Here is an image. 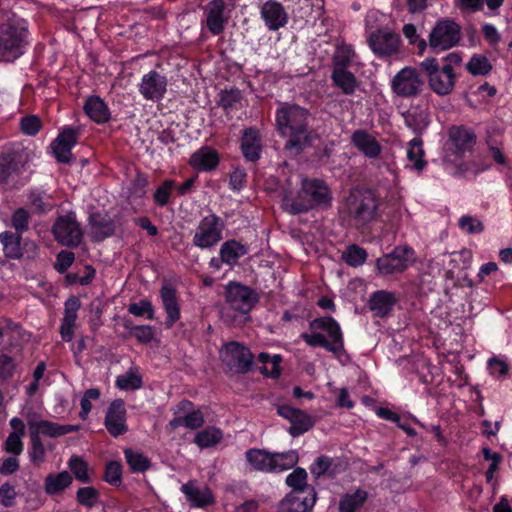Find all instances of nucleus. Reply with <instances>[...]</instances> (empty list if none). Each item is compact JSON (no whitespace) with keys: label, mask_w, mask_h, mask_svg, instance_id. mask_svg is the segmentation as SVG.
Returning <instances> with one entry per match:
<instances>
[{"label":"nucleus","mask_w":512,"mask_h":512,"mask_svg":"<svg viewBox=\"0 0 512 512\" xmlns=\"http://www.w3.org/2000/svg\"><path fill=\"white\" fill-rule=\"evenodd\" d=\"M125 458L133 472H144L150 467V461L142 453L132 449L125 450Z\"/></svg>","instance_id":"48"},{"label":"nucleus","mask_w":512,"mask_h":512,"mask_svg":"<svg viewBox=\"0 0 512 512\" xmlns=\"http://www.w3.org/2000/svg\"><path fill=\"white\" fill-rule=\"evenodd\" d=\"M312 333H303L301 338L311 347H322L340 358L344 353V338L338 322L332 317H320L309 324Z\"/></svg>","instance_id":"3"},{"label":"nucleus","mask_w":512,"mask_h":512,"mask_svg":"<svg viewBox=\"0 0 512 512\" xmlns=\"http://www.w3.org/2000/svg\"><path fill=\"white\" fill-rule=\"evenodd\" d=\"M128 311L137 317L146 315L147 319H154V308L148 300H140L139 302L131 303L128 307Z\"/></svg>","instance_id":"59"},{"label":"nucleus","mask_w":512,"mask_h":512,"mask_svg":"<svg viewBox=\"0 0 512 512\" xmlns=\"http://www.w3.org/2000/svg\"><path fill=\"white\" fill-rule=\"evenodd\" d=\"M80 306V300L75 296H71L65 302L64 316L60 326V334L63 341L70 342L73 338L77 312Z\"/></svg>","instance_id":"26"},{"label":"nucleus","mask_w":512,"mask_h":512,"mask_svg":"<svg viewBox=\"0 0 512 512\" xmlns=\"http://www.w3.org/2000/svg\"><path fill=\"white\" fill-rule=\"evenodd\" d=\"M331 201V191L324 181L304 179L296 197H291L286 192L283 193L282 207L296 215L317 207L327 208L331 205Z\"/></svg>","instance_id":"2"},{"label":"nucleus","mask_w":512,"mask_h":512,"mask_svg":"<svg viewBox=\"0 0 512 512\" xmlns=\"http://www.w3.org/2000/svg\"><path fill=\"white\" fill-rule=\"evenodd\" d=\"M460 26L450 19L440 20L436 23L429 35V45L436 51L448 50L460 41Z\"/></svg>","instance_id":"12"},{"label":"nucleus","mask_w":512,"mask_h":512,"mask_svg":"<svg viewBox=\"0 0 512 512\" xmlns=\"http://www.w3.org/2000/svg\"><path fill=\"white\" fill-rule=\"evenodd\" d=\"M316 502L315 489L291 491L280 502L281 512H311Z\"/></svg>","instance_id":"17"},{"label":"nucleus","mask_w":512,"mask_h":512,"mask_svg":"<svg viewBox=\"0 0 512 512\" xmlns=\"http://www.w3.org/2000/svg\"><path fill=\"white\" fill-rule=\"evenodd\" d=\"M226 4L223 0H212L205 8L206 25L213 35H219L224 31L228 17L225 16Z\"/></svg>","instance_id":"21"},{"label":"nucleus","mask_w":512,"mask_h":512,"mask_svg":"<svg viewBox=\"0 0 512 512\" xmlns=\"http://www.w3.org/2000/svg\"><path fill=\"white\" fill-rule=\"evenodd\" d=\"M241 150L247 161L256 162L262 152L261 137L255 128H247L243 131L241 138Z\"/></svg>","instance_id":"27"},{"label":"nucleus","mask_w":512,"mask_h":512,"mask_svg":"<svg viewBox=\"0 0 512 512\" xmlns=\"http://www.w3.org/2000/svg\"><path fill=\"white\" fill-rule=\"evenodd\" d=\"M28 30L23 22L9 20L0 24V61L10 62L23 54Z\"/></svg>","instance_id":"6"},{"label":"nucleus","mask_w":512,"mask_h":512,"mask_svg":"<svg viewBox=\"0 0 512 512\" xmlns=\"http://www.w3.org/2000/svg\"><path fill=\"white\" fill-rule=\"evenodd\" d=\"M241 100V93L238 89L224 90L220 94L219 105L225 110L235 107Z\"/></svg>","instance_id":"60"},{"label":"nucleus","mask_w":512,"mask_h":512,"mask_svg":"<svg viewBox=\"0 0 512 512\" xmlns=\"http://www.w3.org/2000/svg\"><path fill=\"white\" fill-rule=\"evenodd\" d=\"M176 289L171 284H164L160 290V297L167 314L165 325L171 328L180 319V306Z\"/></svg>","instance_id":"24"},{"label":"nucleus","mask_w":512,"mask_h":512,"mask_svg":"<svg viewBox=\"0 0 512 512\" xmlns=\"http://www.w3.org/2000/svg\"><path fill=\"white\" fill-rule=\"evenodd\" d=\"M407 157L417 171H421L425 167L426 161L423 159L424 150L421 137H415L409 142Z\"/></svg>","instance_id":"42"},{"label":"nucleus","mask_w":512,"mask_h":512,"mask_svg":"<svg viewBox=\"0 0 512 512\" xmlns=\"http://www.w3.org/2000/svg\"><path fill=\"white\" fill-rule=\"evenodd\" d=\"M225 228L224 221L216 214H209L203 217L193 235L192 243L200 249H210L222 240V233Z\"/></svg>","instance_id":"9"},{"label":"nucleus","mask_w":512,"mask_h":512,"mask_svg":"<svg viewBox=\"0 0 512 512\" xmlns=\"http://www.w3.org/2000/svg\"><path fill=\"white\" fill-rule=\"evenodd\" d=\"M247 253L248 247L234 239L224 242L219 251V255L223 257L225 264L230 267L236 265L239 259Z\"/></svg>","instance_id":"35"},{"label":"nucleus","mask_w":512,"mask_h":512,"mask_svg":"<svg viewBox=\"0 0 512 512\" xmlns=\"http://www.w3.org/2000/svg\"><path fill=\"white\" fill-rule=\"evenodd\" d=\"M55 240L63 246L77 247L82 240V230L73 214L57 218L52 228Z\"/></svg>","instance_id":"14"},{"label":"nucleus","mask_w":512,"mask_h":512,"mask_svg":"<svg viewBox=\"0 0 512 512\" xmlns=\"http://www.w3.org/2000/svg\"><path fill=\"white\" fill-rule=\"evenodd\" d=\"M298 454L294 450L282 453H271V471L278 473L293 468L298 463Z\"/></svg>","instance_id":"40"},{"label":"nucleus","mask_w":512,"mask_h":512,"mask_svg":"<svg viewBox=\"0 0 512 512\" xmlns=\"http://www.w3.org/2000/svg\"><path fill=\"white\" fill-rule=\"evenodd\" d=\"M21 435L10 433L5 441V450L13 455H20L23 451Z\"/></svg>","instance_id":"64"},{"label":"nucleus","mask_w":512,"mask_h":512,"mask_svg":"<svg viewBox=\"0 0 512 512\" xmlns=\"http://www.w3.org/2000/svg\"><path fill=\"white\" fill-rule=\"evenodd\" d=\"M73 478L67 471L50 473L45 477L44 490L48 495H57L72 484Z\"/></svg>","instance_id":"34"},{"label":"nucleus","mask_w":512,"mask_h":512,"mask_svg":"<svg viewBox=\"0 0 512 512\" xmlns=\"http://www.w3.org/2000/svg\"><path fill=\"white\" fill-rule=\"evenodd\" d=\"M223 434L220 429L209 427L198 432L194 438V443L200 448L213 446L221 441Z\"/></svg>","instance_id":"44"},{"label":"nucleus","mask_w":512,"mask_h":512,"mask_svg":"<svg viewBox=\"0 0 512 512\" xmlns=\"http://www.w3.org/2000/svg\"><path fill=\"white\" fill-rule=\"evenodd\" d=\"M29 213L24 208H18L11 216V225L16 230L15 233L22 235L29 228Z\"/></svg>","instance_id":"56"},{"label":"nucleus","mask_w":512,"mask_h":512,"mask_svg":"<svg viewBox=\"0 0 512 512\" xmlns=\"http://www.w3.org/2000/svg\"><path fill=\"white\" fill-rule=\"evenodd\" d=\"M122 468L118 462H110L106 466L104 479L111 485L118 486L121 484Z\"/></svg>","instance_id":"61"},{"label":"nucleus","mask_w":512,"mask_h":512,"mask_svg":"<svg viewBox=\"0 0 512 512\" xmlns=\"http://www.w3.org/2000/svg\"><path fill=\"white\" fill-rule=\"evenodd\" d=\"M368 498L366 491L358 489L352 494H345L339 502V512H355Z\"/></svg>","instance_id":"41"},{"label":"nucleus","mask_w":512,"mask_h":512,"mask_svg":"<svg viewBox=\"0 0 512 512\" xmlns=\"http://www.w3.org/2000/svg\"><path fill=\"white\" fill-rule=\"evenodd\" d=\"M220 357L230 371L237 374H245L250 371L253 363V354L244 345L232 341L223 345Z\"/></svg>","instance_id":"11"},{"label":"nucleus","mask_w":512,"mask_h":512,"mask_svg":"<svg viewBox=\"0 0 512 512\" xmlns=\"http://www.w3.org/2000/svg\"><path fill=\"white\" fill-rule=\"evenodd\" d=\"M258 300V294L250 287L239 283H230L227 286L225 307L222 313L225 317L232 318L233 321L238 316L246 318Z\"/></svg>","instance_id":"7"},{"label":"nucleus","mask_w":512,"mask_h":512,"mask_svg":"<svg viewBox=\"0 0 512 512\" xmlns=\"http://www.w3.org/2000/svg\"><path fill=\"white\" fill-rule=\"evenodd\" d=\"M351 143L370 159L378 158L382 151V147L376 138L362 129H358L353 132L351 136Z\"/></svg>","instance_id":"25"},{"label":"nucleus","mask_w":512,"mask_h":512,"mask_svg":"<svg viewBox=\"0 0 512 512\" xmlns=\"http://www.w3.org/2000/svg\"><path fill=\"white\" fill-rule=\"evenodd\" d=\"M116 386L120 390H136L142 386V378L132 368L116 379Z\"/></svg>","instance_id":"47"},{"label":"nucleus","mask_w":512,"mask_h":512,"mask_svg":"<svg viewBox=\"0 0 512 512\" xmlns=\"http://www.w3.org/2000/svg\"><path fill=\"white\" fill-rule=\"evenodd\" d=\"M78 131L65 128L52 142L51 148L58 162L70 163L72 161L71 149L77 144Z\"/></svg>","instance_id":"20"},{"label":"nucleus","mask_w":512,"mask_h":512,"mask_svg":"<svg viewBox=\"0 0 512 512\" xmlns=\"http://www.w3.org/2000/svg\"><path fill=\"white\" fill-rule=\"evenodd\" d=\"M68 466L77 480L83 483H89L91 481L88 474V465L82 458L72 456L68 462Z\"/></svg>","instance_id":"51"},{"label":"nucleus","mask_w":512,"mask_h":512,"mask_svg":"<svg viewBox=\"0 0 512 512\" xmlns=\"http://www.w3.org/2000/svg\"><path fill=\"white\" fill-rule=\"evenodd\" d=\"M245 457L254 470L270 473L271 452L264 449L251 448L246 451Z\"/></svg>","instance_id":"39"},{"label":"nucleus","mask_w":512,"mask_h":512,"mask_svg":"<svg viewBox=\"0 0 512 512\" xmlns=\"http://www.w3.org/2000/svg\"><path fill=\"white\" fill-rule=\"evenodd\" d=\"M369 47L380 56H390L398 51L400 36L388 29L373 32L368 38Z\"/></svg>","instance_id":"18"},{"label":"nucleus","mask_w":512,"mask_h":512,"mask_svg":"<svg viewBox=\"0 0 512 512\" xmlns=\"http://www.w3.org/2000/svg\"><path fill=\"white\" fill-rule=\"evenodd\" d=\"M17 496V492L15 487L10 483L6 482L0 487V503L4 507H13L15 504V499Z\"/></svg>","instance_id":"62"},{"label":"nucleus","mask_w":512,"mask_h":512,"mask_svg":"<svg viewBox=\"0 0 512 512\" xmlns=\"http://www.w3.org/2000/svg\"><path fill=\"white\" fill-rule=\"evenodd\" d=\"M40 127L41 122L37 116H26L21 119L20 128L21 131L26 135H36L40 130Z\"/></svg>","instance_id":"63"},{"label":"nucleus","mask_w":512,"mask_h":512,"mask_svg":"<svg viewBox=\"0 0 512 512\" xmlns=\"http://www.w3.org/2000/svg\"><path fill=\"white\" fill-rule=\"evenodd\" d=\"M91 235L94 241H102L115 232L114 221L107 215L92 213L89 217Z\"/></svg>","instance_id":"29"},{"label":"nucleus","mask_w":512,"mask_h":512,"mask_svg":"<svg viewBox=\"0 0 512 512\" xmlns=\"http://www.w3.org/2000/svg\"><path fill=\"white\" fill-rule=\"evenodd\" d=\"M277 414L291 423L288 432L292 437H298L314 426L309 414L289 405L277 406Z\"/></svg>","instance_id":"15"},{"label":"nucleus","mask_w":512,"mask_h":512,"mask_svg":"<svg viewBox=\"0 0 512 512\" xmlns=\"http://www.w3.org/2000/svg\"><path fill=\"white\" fill-rule=\"evenodd\" d=\"M342 258L348 265L357 267L366 261L367 252L357 245H350L343 253Z\"/></svg>","instance_id":"50"},{"label":"nucleus","mask_w":512,"mask_h":512,"mask_svg":"<svg viewBox=\"0 0 512 512\" xmlns=\"http://www.w3.org/2000/svg\"><path fill=\"white\" fill-rule=\"evenodd\" d=\"M189 163L198 171H212L219 164V156L210 147H202L191 155Z\"/></svg>","instance_id":"30"},{"label":"nucleus","mask_w":512,"mask_h":512,"mask_svg":"<svg viewBox=\"0 0 512 512\" xmlns=\"http://www.w3.org/2000/svg\"><path fill=\"white\" fill-rule=\"evenodd\" d=\"M50 197L44 192H31L29 203L35 212L46 213L52 210L53 204Z\"/></svg>","instance_id":"52"},{"label":"nucleus","mask_w":512,"mask_h":512,"mask_svg":"<svg viewBox=\"0 0 512 512\" xmlns=\"http://www.w3.org/2000/svg\"><path fill=\"white\" fill-rule=\"evenodd\" d=\"M415 261V252L408 246H397L392 252L383 255L376 261L381 275H391L404 272Z\"/></svg>","instance_id":"10"},{"label":"nucleus","mask_w":512,"mask_h":512,"mask_svg":"<svg viewBox=\"0 0 512 512\" xmlns=\"http://www.w3.org/2000/svg\"><path fill=\"white\" fill-rule=\"evenodd\" d=\"M76 499L79 504L91 508L99 501V492L92 486H86L78 489Z\"/></svg>","instance_id":"54"},{"label":"nucleus","mask_w":512,"mask_h":512,"mask_svg":"<svg viewBox=\"0 0 512 512\" xmlns=\"http://www.w3.org/2000/svg\"><path fill=\"white\" fill-rule=\"evenodd\" d=\"M86 115L95 123L103 124L109 121L110 111L106 103L98 96H90L84 104Z\"/></svg>","instance_id":"32"},{"label":"nucleus","mask_w":512,"mask_h":512,"mask_svg":"<svg viewBox=\"0 0 512 512\" xmlns=\"http://www.w3.org/2000/svg\"><path fill=\"white\" fill-rule=\"evenodd\" d=\"M424 86V81L419 72L412 67H404L392 79V91L401 97H414L419 95Z\"/></svg>","instance_id":"13"},{"label":"nucleus","mask_w":512,"mask_h":512,"mask_svg":"<svg viewBox=\"0 0 512 512\" xmlns=\"http://www.w3.org/2000/svg\"><path fill=\"white\" fill-rule=\"evenodd\" d=\"M331 79L333 84L345 95H352L356 91L357 79L348 69H333Z\"/></svg>","instance_id":"37"},{"label":"nucleus","mask_w":512,"mask_h":512,"mask_svg":"<svg viewBox=\"0 0 512 512\" xmlns=\"http://www.w3.org/2000/svg\"><path fill=\"white\" fill-rule=\"evenodd\" d=\"M430 89L439 96L449 95L455 86V73L450 64L440 66L435 58H426L420 63Z\"/></svg>","instance_id":"8"},{"label":"nucleus","mask_w":512,"mask_h":512,"mask_svg":"<svg viewBox=\"0 0 512 512\" xmlns=\"http://www.w3.org/2000/svg\"><path fill=\"white\" fill-rule=\"evenodd\" d=\"M405 124L417 135L422 134L429 125V113L426 109L415 107L404 115Z\"/></svg>","instance_id":"38"},{"label":"nucleus","mask_w":512,"mask_h":512,"mask_svg":"<svg viewBox=\"0 0 512 512\" xmlns=\"http://www.w3.org/2000/svg\"><path fill=\"white\" fill-rule=\"evenodd\" d=\"M181 492L185 495L186 500L192 506L203 508L214 502V496L207 486H198L197 482L192 480L181 486Z\"/></svg>","instance_id":"22"},{"label":"nucleus","mask_w":512,"mask_h":512,"mask_svg":"<svg viewBox=\"0 0 512 512\" xmlns=\"http://www.w3.org/2000/svg\"><path fill=\"white\" fill-rule=\"evenodd\" d=\"M458 225L467 234H479L484 230L483 223L471 215H463L459 219Z\"/></svg>","instance_id":"57"},{"label":"nucleus","mask_w":512,"mask_h":512,"mask_svg":"<svg viewBox=\"0 0 512 512\" xmlns=\"http://www.w3.org/2000/svg\"><path fill=\"white\" fill-rule=\"evenodd\" d=\"M349 221L356 227L362 228L376 221L379 217L380 199L372 190L352 192L346 201Z\"/></svg>","instance_id":"4"},{"label":"nucleus","mask_w":512,"mask_h":512,"mask_svg":"<svg viewBox=\"0 0 512 512\" xmlns=\"http://www.w3.org/2000/svg\"><path fill=\"white\" fill-rule=\"evenodd\" d=\"M30 442H31V447L29 450L30 460L35 464H39L44 460V456H45L44 445L40 439V436H37L36 433H30Z\"/></svg>","instance_id":"58"},{"label":"nucleus","mask_w":512,"mask_h":512,"mask_svg":"<svg viewBox=\"0 0 512 512\" xmlns=\"http://www.w3.org/2000/svg\"><path fill=\"white\" fill-rule=\"evenodd\" d=\"M354 56L355 52L350 45H338L332 57L333 69H347Z\"/></svg>","instance_id":"43"},{"label":"nucleus","mask_w":512,"mask_h":512,"mask_svg":"<svg viewBox=\"0 0 512 512\" xmlns=\"http://www.w3.org/2000/svg\"><path fill=\"white\" fill-rule=\"evenodd\" d=\"M124 327L130 331V334L141 343H150L154 338V329L149 325L133 326L126 320Z\"/></svg>","instance_id":"49"},{"label":"nucleus","mask_w":512,"mask_h":512,"mask_svg":"<svg viewBox=\"0 0 512 512\" xmlns=\"http://www.w3.org/2000/svg\"><path fill=\"white\" fill-rule=\"evenodd\" d=\"M396 303L393 292L380 290L373 293L369 300V308L377 317L386 316Z\"/></svg>","instance_id":"31"},{"label":"nucleus","mask_w":512,"mask_h":512,"mask_svg":"<svg viewBox=\"0 0 512 512\" xmlns=\"http://www.w3.org/2000/svg\"><path fill=\"white\" fill-rule=\"evenodd\" d=\"M447 134L443 161L455 168V172L462 171V158L465 153L473 150L476 144V135L472 129L463 125L451 126Z\"/></svg>","instance_id":"5"},{"label":"nucleus","mask_w":512,"mask_h":512,"mask_svg":"<svg viewBox=\"0 0 512 512\" xmlns=\"http://www.w3.org/2000/svg\"><path fill=\"white\" fill-rule=\"evenodd\" d=\"M175 188V182L171 179H166L155 191L153 198L155 203L160 206H166L170 201L172 190Z\"/></svg>","instance_id":"55"},{"label":"nucleus","mask_w":512,"mask_h":512,"mask_svg":"<svg viewBox=\"0 0 512 512\" xmlns=\"http://www.w3.org/2000/svg\"><path fill=\"white\" fill-rule=\"evenodd\" d=\"M310 112L296 104L281 103L275 114L276 129L286 138L284 149L295 155L312 145L313 132L309 129Z\"/></svg>","instance_id":"1"},{"label":"nucleus","mask_w":512,"mask_h":512,"mask_svg":"<svg viewBox=\"0 0 512 512\" xmlns=\"http://www.w3.org/2000/svg\"><path fill=\"white\" fill-rule=\"evenodd\" d=\"M261 17L269 30L276 31L287 23V14L279 2L269 0L261 7Z\"/></svg>","instance_id":"23"},{"label":"nucleus","mask_w":512,"mask_h":512,"mask_svg":"<svg viewBox=\"0 0 512 512\" xmlns=\"http://www.w3.org/2000/svg\"><path fill=\"white\" fill-rule=\"evenodd\" d=\"M167 78L155 70L142 76L139 83V93L145 100L158 102L162 100L167 91Z\"/></svg>","instance_id":"16"},{"label":"nucleus","mask_w":512,"mask_h":512,"mask_svg":"<svg viewBox=\"0 0 512 512\" xmlns=\"http://www.w3.org/2000/svg\"><path fill=\"white\" fill-rule=\"evenodd\" d=\"M80 429L79 425H60L48 420L29 422L30 433H36L48 437H59L71 432H76Z\"/></svg>","instance_id":"28"},{"label":"nucleus","mask_w":512,"mask_h":512,"mask_svg":"<svg viewBox=\"0 0 512 512\" xmlns=\"http://www.w3.org/2000/svg\"><path fill=\"white\" fill-rule=\"evenodd\" d=\"M22 165V157L16 152L0 154V183L7 182L17 175Z\"/></svg>","instance_id":"33"},{"label":"nucleus","mask_w":512,"mask_h":512,"mask_svg":"<svg viewBox=\"0 0 512 512\" xmlns=\"http://www.w3.org/2000/svg\"><path fill=\"white\" fill-rule=\"evenodd\" d=\"M259 360L265 364L264 367L260 368L261 373L269 375L273 378H276L280 375L279 363L281 361V357L279 355L270 357V355L267 353H261L259 355Z\"/></svg>","instance_id":"53"},{"label":"nucleus","mask_w":512,"mask_h":512,"mask_svg":"<svg viewBox=\"0 0 512 512\" xmlns=\"http://www.w3.org/2000/svg\"><path fill=\"white\" fill-rule=\"evenodd\" d=\"M104 425L109 434L113 437H118L127 432L126 408L122 399H116L109 405Z\"/></svg>","instance_id":"19"},{"label":"nucleus","mask_w":512,"mask_h":512,"mask_svg":"<svg viewBox=\"0 0 512 512\" xmlns=\"http://www.w3.org/2000/svg\"><path fill=\"white\" fill-rule=\"evenodd\" d=\"M22 235L11 231H4L0 234V242L3 246V253L8 259H20Z\"/></svg>","instance_id":"36"},{"label":"nucleus","mask_w":512,"mask_h":512,"mask_svg":"<svg viewBox=\"0 0 512 512\" xmlns=\"http://www.w3.org/2000/svg\"><path fill=\"white\" fill-rule=\"evenodd\" d=\"M466 69L470 74L474 76H485L492 70V65L485 55L475 54L466 64Z\"/></svg>","instance_id":"45"},{"label":"nucleus","mask_w":512,"mask_h":512,"mask_svg":"<svg viewBox=\"0 0 512 512\" xmlns=\"http://www.w3.org/2000/svg\"><path fill=\"white\" fill-rule=\"evenodd\" d=\"M286 484L292 488V491H304L315 489L307 484V472L303 468H296L286 477Z\"/></svg>","instance_id":"46"}]
</instances>
